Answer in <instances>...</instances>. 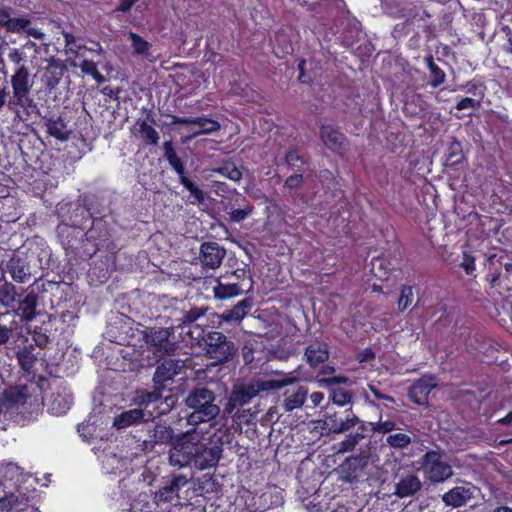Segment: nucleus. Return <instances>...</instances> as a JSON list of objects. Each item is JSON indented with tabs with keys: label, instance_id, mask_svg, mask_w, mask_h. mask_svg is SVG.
I'll use <instances>...</instances> for the list:
<instances>
[{
	"label": "nucleus",
	"instance_id": "29",
	"mask_svg": "<svg viewBox=\"0 0 512 512\" xmlns=\"http://www.w3.org/2000/svg\"><path fill=\"white\" fill-rule=\"evenodd\" d=\"M12 279L19 283L26 282L31 275L29 265L21 258H12L7 264Z\"/></svg>",
	"mask_w": 512,
	"mask_h": 512
},
{
	"label": "nucleus",
	"instance_id": "44",
	"mask_svg": "<svg viewBox=\"0 0 512 512\" xmlns=\"http://www.w3.org/2000/svg\"><path fill=\"white\" fill-rule=\"evenodd\" d=\"M387 443L394 448H404L411 443L409 435L404 433L391 434L386 439Z\"/></svg>",
	"mask_w": 512,
	"mask_h": 512
},
{
	"label": "nucleus",
	"instance_id": "4",
	"mask_svg": "<svg viewBox=\"0 0 512 512\" xmlns=\"http://www.w3.org/2000/svg\"><path fill=\"white\" fill-rule=\"evenodd\" d=\"M191 340L197 343L203 341L208 357L218 363L228 362L236 352L234 343L218 331H210L205 334L204 329H198V334L192 336Z\"/></svg>",
	"mask_w": 512,
	"mask_h": 512
},
{
	"label": "nucleus",
	"instance_id": "53",
	"mask_svg": "<svg viewBox=\"0 0 512 512\" xmlns=\"http://www.w3.org/2000/svg\"><path fill=\"white\" fill-rule=\"evenodd\" d=\"M368 389L374 395L375 398H377L379 400H386L389 402H394V398L383 393L377 384H375V383L368 384Z\"/></svg>",
	"mask_w": 512,
	"mask_h": 512
},
{
	"label": "nucleus",
	"instance_id": "28",
	"mask_svg": "<svg viewBox=\"0 0 512 512\" xmlns=\"http://www.w3.org/2000/svg\"><path fill=\"white\" fill-rule=\"evenodd\" d=\"M305 358L311 367L324 363L329 358L326 345L322 343L310 344L305 350Z\"/></svg>",
	"mask_w": 512,
	"mask_h": 512
},
{
	"label": "nucleus",
	"instance_id": "17",
	"mask_svg": "<svg viewBox=\"0 0 512 512\" xmlns=\"http://www.w3.org/2000/svg\"><path fill=\"white\" fill-rule=\"evenodd\" d=\"M252 501L251 506L255 511L264 512L282 505L283 493L277 486H267L261 493H256Z\"/></svg>",
	"mask_w": 512,
	"mask_h": 512
},
{
	"label": "nucleus",
	"instance_id": "34",
	"mask_svg": "<svg viewBox=\"0 0 512 512\" xmlns=\"http://www.w3.org/2000/svg\"><path fill=\"white\" fill-rule=\"evenodd\" d=\"M163 151H164L165 158L167 159L169 164L172 166V168L176 171L178 176L180 177L181 175H184L185 174L184 164H183L182 160L178 157L176 151L174 150L171 141L164 142Z\"/></svg>",
	"mask_w": 512,
	"mask_h": 512
},
{
	"label": "nucleus",
	"instance_id": "30",
	"mask_svg": "<svg viewBox=\"0 0 512 512\" xmlns=\"http://www.w3.org/2000/svg\"><path fill=\"white\" fill-rule=\"evenodd\" d=\"M149 123H154V119L150 114L147 115L145 120L137 121L141 137L146 144L157 145L159 134Z\"/></svg>",
	"mask_w": 512,
	"mask_h": 512
},
{
	"label": "nucleus",
	"instance_id": "5",
	"mask_svg": "<svg viewBox=\"0 0 512 512\" xmlns=\"http://www.w3.org/2000/svg\"><path fill=\"white\" fill-rule=\"evenodd\" d=\"M423 474L431 483H444L454 475L452 466L441 450H428L419 461Z\"/></svg>",
	"mask_w": 512,
	"mask_h": 512
},
{
	"label": "nucleus",
	"instance_id": "35",
	"mask_svg": "<svg viewBox=\"0 0 512 512\" xmlns=\"http://www.w3.org/2000/svg\"><path fill=\"white\" fill-rule=\"evenodd\" d=\"M195 124L198 127L197 131H194L188 139H191L193 137H197L202 134H211L213 132H216L220 129V124L212 119H209L207 117H195Z\"/></svg>",
	"mask_w": 512,
	"mask_h": 512
},
{
	"label": "nucleus",
	"instance_id": "41",
	"mask_svg": "<svg viewBox=\"0 0 512 512\" xmlns=\"http://www.w3.org/2000/svg\"><path fill=\"white\" fill-rule=\"evenodd\" d=\"M180 183L190 192L198 203H202L205 199L204 192L196 186L186 175L179 177Z\"/></svg>",
	"mask_w": 512,
	"mask_h": 512
},
{
	"label": "nucleus",
	"instance_id": "2",
	"mask_svg": "<svg viewBox=\"0 0 512 512\" xmlns=\"http://www.w3.org/2000/svg\"><path fill=\"white\" fill-rule=\"evenodd\" d=\"M214 391L198 385L186 396L185 405L193 411L186 417L187 423L196 426L215 419L220 413V407L215 403Z\"/></svg>",
	"mask_w": 512,
	"mask_h": 512
},
{
	"label": "nucleus",
	"instance_id": "10",
	"mask_svg": "<svg viewBox=\"0 0 512 512\" xmlns=\"http://www.w3.org/2000/svg\"><path fill=\"white\" fill-rule=\"evenodd\" d=\"M226 253V249L217 242L202 243L198 256L201 267L206 270L218 269L226 257Z\"/></svg>",
	"mask_w": 512,
	"mask_h": 512
},
{
	"label": "nucleus",
	"instance_id": "22",
	"mask_svg": "<svg viewBox=\"0 0 512 512\" xmlns=\"http://www.w3.org/2000/svg\"><path fill=\"white\" fill-rule=\"evenodd\" d=\"M222 455V448L220 446L206 447L197 444V454L193 461L194 466L199 470H205L217 465Z\"/></svg>",
	"mask_w": 512,
	"mask_h": 512
},
{
	"label": "nucleus",
	"instance_id": "51",
	"mask_svg": "<svg viewBox=\"0 0 512 512\" xmlns=\"http://www.w3.org/2000/svg\"><path fill=\"white\" fill-rule=\"evenodd\" d=\"M30 20L26 18H11L7 30L10 32H20L26 30Z\"/></svg>",
	"mask_w": 512,
	"mask_h": 512
},
{
	"label": "nucleus",
	"instance_id": "12",
	"mask_svg": "<svg viewBox=\"0 0 512 512\" xmlns=\"http://www.w3.org/2000/svg\"><path fill=\"white\" fill-rule=\"evenodd\" d=\"M185 368V362L179 359H166L157 366L153 376L154 388L164 391L166 383L180 374Z\"/></svg>",
	"mask_w": 512,
	"mask_h": 512
},
{
	"label": "nucleus",
	"instance_id": "33",
	"mask_svg": "<svg viewBox=\"0 0 512 512\" xmlns=\"http://www.w3.org/2000/svg\"><path fill=\"white\" fill-rule=\"evenodd\" d=\"M128 39L131 42L133 54L148 58L150 56L151 44L143 39L140 35L130 31L127 33Z\"/></svg>",
	"mask_w": 512,
	"mask_h": 512
},
{
	"label": "nucleus",
	"instance_id": "14",
	"mask_svg": "<svg viewBox=\"0 0 512 512\" xmlns=\"http://www.w3.org/2000/svg\"><path fill=\"white\" fill-rule=\"evenodd\" d=\"M320 138L323 144L334 153L342 155L349 149V142L345 135L332 125H321Z\"/></svg>",
	"mask_w": 512,
	"mask_h": 512
},
{
	"label": "nucleus",
	"instance_id": "54",
	"mask_svg": "<svg viewBox=\"0 0 512 512\" xmlns=\"http://www.w3.org/2000/svg\"><path fill=\"white\" fill-rule=\"evenodd\" d=\"M302 182H303V175L296 173V174L289 176L285 180L284 186L288 189H296L301 185Z\"/></svg>",
	"mask_w": 512,
	"mask_h": 512
},
{
	"label": "nucleus",
	"instance_id": "23",
	"mask_svg": "<svg viewBox=\"0 0 512 512\" xmlns=\"http://www.w3.org/2000/svg\"><path fill=\"white\" fill-rule=\"evenodd\" d=\"M188 479L184 475L174 476L169 483L161 487L155 493V500L160 502H174L179 500V491L182 487L187 485Z\"/></svg>",
	"mask_w": 512,
	"mask_h": 512
},
{
	"label": "nucleus",
	"instance_id": "24",
	"mask_svg": "<svg viewBox=\"0 0 512 512\" xmlns=\"http://www.w3.org/2000/svg\"><path fill=\"white\" fill-rule=\"evenodd\" d=\"M72 394L66 387H58L49 398V410L54 415L65 414L71 407Z\"/></svg>",
	"mask_w": 512,
	"mask_h": 512
},
{
	"label": "nucleus",
	"instance_id": "57",
	"mask_svg": "<svg viewBox=\"0 0 512 512\" xmlns=\"http://www.w3.org/2000/svg\"><path fill=\"white\" fill-rule=\"evenodd\" d=\"M63 37H64L65 46L69 49V51L73 52V53H77V51L74 50V48H73L75 41H76L75 37L69 32H64Z\"/></svg>",
	"mask_w": 512,
	"mask_h": 512
},
{
	"label": "nucleus",
	"instance_id": "1",
	"mask_svg": "<svg viewBox=\"0 0 512 512\" xmlns=\"http://www.w3.org/2000/svg\"><path fill=\"white\" fill-rule=\"evenodd\" d=\"M27 54L20 48L9 50L8 59L15 65L13 74L10 77L12 97L7 101V106L16 114L21 108L26 114L36 109V103L30 93L33 87V79L28 66L25 64Z\"/></svg>",
	"mask_w": 512,
	"mask_h": 512
},
{
	"label": "nucleus",
	"instance_id": "7",
	"mask_svg": "<svg viewBox=\"0 0 512 512\" xmlns=\"http://www.w3.org/2000/svg\"><path fill=\"white\" fill-rule=\"evenodd\" d=\"M27 385H18L6 389L1 402V415L4 420H10L22 412V408L30 397Z\"/></svg>",
	"mask_w": 512,
	"mask_h": 512
},
{
	"label": "nucleus",
	"instance_id": "18",
	"mask_svg": "<svg viewBox=\"0 0 512 512\" xmlns=\"http://www.w3.org/2000/svg\"><path fill=\"white\" fill-rule=\"evenodd\" d=\"M47 65L42 69L41 82L45 90L51 93L60 83L66 70L65 64L58 58L50 57Z\"/></svg>",
	"mask_w": 512,
	"mask_h": 512
},
{
	"label": "nucleus",
	"instance_id": "47",
	"mask_svg": "<svg viewBox=\"0 0 512 512\" xmlns=\"http://www.w3.org/2000/svg\"><path fill=\"white\" fill-rule=\"evenodd\" d=\"M253 211V206L245 203L242 208L234 209L230 213V220L239 223L245 220Z\"/></svg>",
	"mask_w": 512,
	"mask_h": 512
},
{
	"label": "nucleus",
	"instance_id": "11",
	"mask_svg": "<svg viewBox=\"0 0 512 512\" xmlns=\"http://www.w3.org/2000/svg\"><path fill=\"white\" fill-rule=\"evenodd\" d=\"M478 491V488L472 483L463 482L462 485L455 486L445 492L441 499L446 506L459 508L474 499Z\"/></svg>",
	"mask_w": 512,
	"mask_h": 512
},
{
	"label": "nucleus",
	"instance_id": "39",
	"mask_svg": "<svg viewBox=\"0 0 512 512\" xmlns=\"http://www.w3.org/2000/svg\"><path fill=\"white\" fill-rule=\"evenodd\" d=\"M463 159L462 146L459 141L453 140L448 147L446 165H456Z\"/></svg>",
	"mask_w": 512,
	"mask_h": 512
},
{
	"label": "nucleus",
	"instance_id": "55",
	"mask_svg": "<svg viewBox=\"0 0 512 512\" xmlns=\"http://www.w3.org/2000/svg\"><path fill=\"white\" fill-rule=\"evenodd\" d=\"M474 257L464 253L463 261L460 266L465 270L467 274H471L475 270Z\"/></svg>",
	"mask_w": 512,
	"mask_h": 512
},
{
	"label": "nucleus",
	"instance_id": "31",
	"mask_svg": "<svg viewBox=\"0 0 512 512\" xmlns=\"http://www.w3.org/2000/svg\"><path fill=\"white\" fill-rule=\"evenodd\" d=\"M37 296L35 294H28L23 300L20 301L18 313L23 320L29 322L36 316Z\"/></svg>",
	"mask_w": 512,
	"mask_h": 512
},
{
	"label": "nucleus",
	"instance_id": "15",
	"mask_svg": "<svg viewBox=\"0 0 512 512\" xmlns=\"http://www.w3.org/2000/svg\"><path fill=\"white\" fill-rule=\"evenodd\" d=\"M176 434L170 424L159 421L147 427V438L144 440L146 446L171 445Z\"/></svg>",
	"mask_w": 512,
	"mask_h": 512
},
{
	"label": "nucleus",
	"instance_id": "13",
	"mask_svg": "<svg viewBox=\"0 0 512 512\" xmlns=\"http://www.w3.org/2000/svg\"><path fill=\"white\" fill-rule=\"evenodd\" d=\"M360 422V419L352 412L351 409L345 411L344 417H340L336 412L330 413L329 407H326L324 425L331 433H344L355 427Z\"/></svg>",
	"mask_w": 512,
	"mask_h": 512
},
{
	"label": "nucleus",
	"instance_id": "37",
	"mask_svg": "<svg viewBox=\"0 0 512 512\" xmlns=\"http://www.w3.org/2000/svg\"><path fill=\"white\" fill-rule=\"evenodd\" d=\"M33 346L25 347L17 352V360L21 368L26 372H31L34 367L36 357L33 353Z\"/></svg>",
	"mask_w": 512,
	"mask_h": 512
},
{
	"label": "nucleus",
	"instance_id": "27",
	"mask_svg": "<svg viewBox=\"0 0 512 512\" xmlns=\"http://www.w3.org/2000/svg\"><path fill=\"white\" fill-rule=\"evenodd\" d=\"M253 306L250 298L239 301L233 308L224 311L219 318L224 322H240Z\"/></svg>",
	"mask_w": 512,
	"mask_h": 512
},
{
	"label": "nucleus",
	"instance_id": "43",
	"mask_svg": "<svg viewBox=\"0 0 512 512\" xmlns=\"http://www.w3.org/2000/svg\"><path fill=\"white\" fill-rule=\"evenodd\" d=\"M257 394L262 391H272L282 389L279 379L257 380L253 381Z\"/></svg>",
	"mask_w": 512,
	"mask_h": 512
},
{
	"label": "nucleus",
	"instance_id": "60",
	"mask_svg": "<svg viewBox=\"0 0 512 512\" xmlns=\"http://www.w3.org/2000/svg\"><path fill=\"white\" fill-rule=\"evenodd\" d=\"M349 380L348 378L346 377H341V376H334V377H329V378H325V379H321L319 382L322 383H327V384H340V383H347Z\"/></svg>",
	"mask_w": 512,
	"mask_h": 512
},
{
	"label": "nucleus",
	"instance_id": "25",
	"mask_svg": "<svg viewBox=\"0 0 512 512\" xmlns=\"http://www.w3.org/2000/svg\"><path fill=\"white\" fill-rule=\"evenodd\" d=\"M145 416H150V414H145V412H142L138 406L133 409L125 410L114 417L113 427L118 430H122L143 422L146 423L148 421L145 419Z\"/></svg>",
	"mask_w": 512,
	"mask_h": 512
},
{
	"label": "nucleus",
	"instance_id": "52",
	"mask_svg": "<svg viewBox=\"0 0 512 512\" xmlns=\"http://www.w3.org/2000/svg\"><path fill=\"white\" fill-rule=\"evenodd\" d=\"M371 424L373 425L372 430L378 433H388L395 428V422L391 420L379 421L376 424Z\"/></svg>",
	"mask_w": 512,
	"mask_h": 512
},
{
	"label": "nucleus",
	"instance_id": "3",
	"mask_svg": "<svg viewBox=\"0 0 512 512\" xmlns=\"http://www.w3.org/2000/svg\"><path fill=\"white\" fill-rule=\"evenodd\" d=\"M202 433L197 428L177 434L170 445L169 464L173 467L184 468L193 463L197 454V444L201 442Z\"/></svg>",
	"mask_w": 512,
	"mask_h": 512
},
{
	"label": "nucleus",
	"instance_id": "42",
	"mask_svg": "<svg viewBox=\"0 0 512 512\" xmlns=\"http://www.w3.org/2000/svg\"><path fill=\"white\" fill-rule=\"evenodd\" d=\"M330 400L338 406H345L352 401V394L344 389H333L330 394Z\"/></svg>",
	"mask_w": 512,
	"mask_h": 512
},
{
	"label": "nucleus",
	"instance_id": "9",
	"mask_svg": "<svg viewBox=\"0 0 512 512\" xmlns=\"http://www.w3.org/2000/svg\"><path fill=\"white\" fill-rule=\"evenodd\" d=\"M235 275L242 278V282H227L222 283L217 281V284L213 287V294L216 299L225 300L249 292L252 287V279L249 273L244 269H238L235 271Z\"/></svg>",
	"mask_w": 512,
	"mask_h": 512
},
{
	"label": "nucleus",
	"instance_id": "49",
	"mask_svg": "<svg viewBox=\"0 0 512 512\" xmlns=\"http://www.w3.org/2000/svg\"><path fill=\"white\" fill-rule=\"evenodd\" d=\"M285 161L291 170L298 169V165H297L298 162L301 164L306 163V160L302 156H300L297 153V151H295V150H291V151L287 152V154L285 156Z\"/></svg>",
	"mask_w": 512,
	"mask_h": 512
},
{
	"label": "nucleus",
	"instance_id": "21",
	"mask_svg": "<svg viewBox=\"0 0 512 512\" xmlns=\"http://www.w3.org/2000/svg\"><path fill=\"white\" fill-rule=\"evenodd\" d=\"M308 393V388L303 385L287 388L282 394L281 407L285 412L302 408L307 400Z\"/></svg>",
	"mask_w": 512,
	"mask_h": 512
},
{
	"label": "nucleus",
	"instance_id": "59",
	"mask_svg": "<svg viewBox=\"0 0 512 512\" xmlns=\"http://www.w3.org/2000/svg\"><path fill=\"white\" fill-rule=\"evenodd\" d=\"M138 0H122L117 7V11L126 13L128 12L131 7L137 2Z\"/></svg>",
	"mask_w": 512,
	"mask_h": 512
},
{
	"label": "nucleus",
	"instance_id": "46",
	"mask_svg": "<svg viewBox=\"0 0 512 512\" xmlns=\"http://www.w3.org/2000/svg\"><path fill=\"white\" fill-rule=\"evenodd\" d=\"M371 272L380 280L386 279L389 274L386 263L381 258H376L371 261Z\"/></svg>",
	"mask_w": 512,
	"mask_h": 512
},
{
	"label": "nucleus",
	"instance_id": "62",
	"mask_svg": "<svg viewBox=\"0 0 512 512\" xmlns=\"http://www.w3.org/2000/svg\"><path fill=\"white\" fill-rule=\"evenodd\" d=\"M324 400V394L322 392H313L310 395V401L313 404V407H318L322 401Z\"/></svg>",
	"mask_w": 512,
	"mask_h": 512
},
{
	"label": "nucleus",
	"instance_id": "61",
	"mask_svg": "<svg viewBox=\"0 0 512 512\" xmlns=\"http://www.w3.org/2000/svg\"><path fill=\"white\" fill-rule=\"evenodd\" d=\"M17 502H18V499L14 495H11L10 497H8L6 499L1 500L2 506L7 507L8 509H13V508L17 507Z\"/></svg>",
	"mask_w": 512,
	"mask_h": 512
},
{
	"label": "nucleus",
	"instance_id": "45",
	"mask_svg": "<svg viewBox=\"0 0 512 512\" xmlns=\"http://www.w3.org/2000/svg\"><path fill=\"white\" fill-rule=\"evenodd\" d=\"M414 298L413 287L403 286L401 288L400 297L398 299V308L400 311H404L412 303Z\"/></svg>",
	"mask_w": 512,
	"mask_h": 512
},
{
	"label": "nucleus",
	"instance_id": "36",
	"mask_svg": "<svg viewBox=\"0 0 512 512\" xmlns=\"http://www.w3.org/2000/svg\"><path fill=\"white\" fill-rule=\"evenodd\" d=\"M425 62L428 66V69L432 77L431 81L429 82V85L433 88H437L438 86L444 83L446 76L445 72L438 65L435 64L433 57L431 55L425 58Z\"/></svg>",
	"mask_w": 512,
	"mask_h": 512
},
{
	"label": "nucleus",
	"instance_id": "58",
	"mask_svg": "<svg viewBox=\"0 0 512 512\" xmlns=\"http://www.w3.org/2000/svg\"><path fill=\"white\" fill-rule=\"evenodd\" d=\"M281 382V387L284 388L286 386H291L298 381L296 376H293L292 373L285 375L283 378L279 379Z\"/></svg>",
	"mask_w": 512,
	"mask_h": 512
},
{
	"label": "nucleus",
	"instance_id": "40",
	"mask_svg": "<svg viewBox=\"0 0 512 512\" xmlns=\"http://www.w3.org/2000/svg\"><path fill=\"white\" fill-rule=\"evenodd\" d=\"M215 172L233 181H239L242 177L239 168L234 163L229 162L215 169Z\"/></svg>",
	"mask_w": 512,
	"mask_h": 512
},
{
	"label": "nucleus",
	"instance_id": "56",
	"mask_svg": "<svg viewBox=\"0 0 512 512\" xmlns=\"http://www.w3.org/2000/svg\"><path fill=\"white\" fill-rule=\"evenodd\" d=\"M79 67L84 74L91 76L98 70L97 64L90 60H83Z\"/></svg>",
	"mask_w": 512,
	"mask_h": 512
},
{
	"label": "nucleus",
	"instance_id": "50",
	"mask_svg": "<svg viewBox=\"0 0 512 512\" xmlns=\"http://www.w3.org/2000/svg\"><path fill=\"white\" fill-rule=\"evenodd\" d=\"M480 107H481V101L480 100H476V99L469 98V97L462 98L456 104V109L458 111H462V110H466V109L477 110Z\"/></svg>",
	"mask_w": 512,
	"mask_h": 512
},
{
	"label": "nucleus",
	"instance_id": "6",
	"mask_svg": "<svg viewBox=\"0 0 512 512\" xmlns=\"http://www.w3.org/2000/svg\"><path fill=\"white\" fill-rule=\"evenodd\" d=\"M135 402L142 412L150 414L145 416L147 421H153L156 417L168 413L175 405L174 395L163 396L162 391L154 388L153 391L140 392Z\"/></svg>",
	"mask_w": 512,
	"mask_h": 512
},
{
	"label": "nucleus",
	"instance_id": "38",
	"mask_svg": "<svg viewBox=\"0 0 512 512\" xmlns=\"http://www.w3.org/2000/svg\"><path fill=\"white\" fill-rule=\"evenodd\" d=\"M18 297L16 288L11 283H4L0 286V304L7 307Z\"/></svg>",
	"mask_w": 512,
	"mask_h": 512
},
{
	"label": "nucleus",
	"instance_id": "16",
	"mask_svg": "<svg viewBox=\"0 0 512 512\" xmlns=\"http://www.w3.org/2000/svg\"><path fill=\"white\" fill-rule=\"evenodd\" d=\"M422 487L423 482L419 476L415 473L407 472L396 476L393 495L399 499L413 497L421 491Z\"/></svg>",
	"mask_w": 512,
	"mask_h": 512
},
{
	"label": "nucleus",
	"instance_id": "19",
	"mask_svg": "<svg viewBox=\"0 0 512 512\" xmlns=\"http://www.w3.org/2000/svg\"><path fill=\"white\" fill-rule=\"evenodd\" d=\"M256 396H258V394L253 382L247 385L235 386L229 395L224 413L228 415L232 414L235 408L247 405Z\"/></svg>",
	"mask_w": 512,
	"mask_h": 512
},
{
	"label": "nucleus",
	"instance_id": "48",
	"mask_svg": "<svg viewBox=\"0 0 512 512\" xmlns=\"http://www.w3.org/2000/svg\"><path fill=\"white\" fill-rule=\"evenodd\" d=\"M363 438L361 433L350 434L342 442H340L339 452H347L354 449L358 442Z\"/></svg>",
	"mask_w": 512,
	"mask_h": 512
},
{
	"label": "nucleus",
	"instance_id": "20",
	"mask_svg": "<svg viewBox=\"0 0 512 512\" xmlns=\"http://www.w3.org/2000/svg\"><path fill=\"white\" fill-rule=\"evenodd\" d=\"M436 386L435 377L430 375L423 376L410 386L408 395L414 403L427 406L429 394Z\"/></svg>",
	"mask_w": 512,
	"mask_h": 512
},
{
	"label": "nucleus",
	"instance_id": "32",
	"mask_svg": "<svg viewBox=\"0 0 512 512\" xmlns=\"http://www.w3.org/2000/svg\"><path fill=\"white\" fill-rule=\"evenodd\" d=\"M47 133L61 141H66L69 138V133L66 129V124L61 118L48 119L46 123Z\"/></svg>",
	"mask_w": 512,
	"mask_h": 512
},
{
	"label": "nucleus",
	"instance_id": "64",
	"mask_svg": "<svg viewBox=\"0 0 512 512\" xmlns=\"http://www.w3.org/2000/svg\"><path fill=\"white\" fill-rule=\"evenodd\" d=\"M20 49L23 50L25 53L27 51H30V50H34L35 52H37L38 51V46H37V44L35 42L28 41Z\"/></svg>",
	"mask_w": 512,
	"mask_h": 512
},
{
	"label": "nucleus",
	"instance_id": "8",
	"mask_svg": "<svg viewBox=\"0 0 512 512\" xmlns=\"http://www.w3.org/2000/svg\"><path fill=\"white\" fill-rule=\"evenodd\" d=\"M174 336V328H151L144 333V339L152 347L156 355H172L178 348L176 343L171 341Z\"/></svg>",
	"mask_w": 512,
	"mask_h": 512
},
{
	"label": "nucleus",
	"instance_id": "26",
	"mask_svg": "<svg viewBox=\"0 0 512 512\" xmlns=\"http://www.w3.org/2000/svg\"><path fill=\"white\" fill-rule=\"evenodd\" d=\"M209 311V307L207 306H193L187 311L182 313V317L180 318L182 326H193L194 330H189L188 334L195 336L198 334V329H203L202 326L204 324L199 323L202 321L207 312Z\"/></svg>",
	"mask_w": 512,
	"mask_h": 512
},
{
	"label": "nucleus",
	"instance_id": "63",
	"mask_svg": "<svg viewBox=\"0 0 512 512\" xmlns=\"http://www.w3.org/2000/svg\"><path fill=\"white\" fill-rule=\"evenodd\" d=\"M11 20L10 15L5 10H0V26L5 27L7 29L9 22Z\"/></svg>",
	"mask_w": 512,
	"mask_h": 512
}]
</instances>
